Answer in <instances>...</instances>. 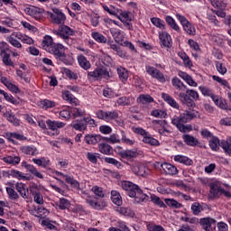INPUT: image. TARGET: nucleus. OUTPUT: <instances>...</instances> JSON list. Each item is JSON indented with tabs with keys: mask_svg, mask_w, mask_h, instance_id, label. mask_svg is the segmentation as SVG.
<instances>
[{
	"mask_svg": "<svg viewBox=\"0 0 231 231\" xmlns=\"http://www.w3.org/2000/svg\"><path fill=\"white\" fill-rule=\"evenodd\" d=\"M196 118H201V114L199 111L189 108L180 116H174L171 117V124L177 127L180 133H190V131H192V125L185 124L188 122H192V120Z\"/></svg>",
	"mask_w": 231,
	"mask_h": 231,
	"instance_id": "obj_1",
	"label": "nucleus"
},
{
	"mask_svg": "<svg viewBox=\"0 0 231 231\" xmlns=\"http://www.w3.org/2000/svg\"><path fill=\"white\" fill-rule=\"evenodd\" d=\"M121 187L124 190L128 192V196L130 198H134V203L143 205V203H147V201H149V196L144 194L138 185L129 180H123L121 182Z\"/></svg>",
	"mask_w": 231,
	"mask_h": 231,
	"instance_id": "obj_2",
	"label": "nucleus"
},
{
	"mask_svg": "<svg viewBox=\"0 0 231 231\" xmlns=\"http://www.w3.org/2000/svg\"><path fill=\"white\" fill-rule=\"evenodd\" d=\"M6 41L9 42V44H11V46L17 48L18 50L23 48L21 42L23 44H33V39L26 34H23L21 32H13L9 36L6 37Z\"/></svg>",
	"mask_w": 231,
	"mask_h": 231,
	"instance_id": "obj_3",
	"label": "nucleus"
},
{
	"mask_svg": "<svg viewBox=\"0 0 231 231\" xmlns=\"http://www.w3.org/2000/svg\"><path fill=\"white\" fill-rule=\"evenodd\" d=\"M54 35L60 37L66 44H71V36L75 35V30L68 25H61L59 30L53 31Z\"/></svg>",
	"mask_w": 231,
	"mask_h": 231,
	"instance_id": "obj_4",
	"label": "nucleus"
},
{
	"mask_svg": "<svg viewBox=\"0 0 231 231\" xmlns=\"http://www.w3.org/2000/svg\"><path fill=\"white\" fill-rule=\"evenodd\" d=\"M88 80H102L109 79V71L102 67H97L94 70L87 72Z\"/></svg>",
	"mask_w": 231,
	"mask_h": 231,
	"instance_id": "obj_5",
	"label": "nucleus"
},
{
	"mask_svg": "<svg viewBox=\"0 0 231 231\" xmlns=\"http://www.w3.org/2000/svg\"><path fill=\"white\" fill-rule=\"evenodd\" d=\"M116 19L121 21L126 29L133 32V14L131 12L119 9Z\"/></svg>",
	"mask_w": 231,
	"mask_h": 231,
	"instance_id": "obj_6",
	"label": "nucleus"
},
{
	"mask_svg": "<svg viewBox=\"0 0 231 231\" xmlns=\"http://www.w3.org/2000/svg\"><path fill=\"white\" fill-rule=\"evenodd\" d=\"M145 69L148 75H151L152 79H156V80H158L162 84H164V82H167V79H165V76H163V73H162L160 69L149 65L145 66Z\"/></svg>",
	"mask_w": 231,
	"mask_h": 231,
	"instance_id": "obj_7",
	"label": "nucleus"
},
{
	"mask_svg": "<svg viewBox=\"0 0 231 231\" xmlns=\"http://www.w3.org/2000/svg\"><path fill=\"white\" fill-rule=\"evenodd\" d=\"M96 116L99 118V120H105L106 122H110V120H116V118H118V112L116 110H113V111L98 110L96 113Z\"/></svg>",
	"mask_w": 231,
	"mask_h": 231,
	"instance_id": "obj_8",
	"label": "nucleus"
},
{
	"mask_svg": "<svg viewBox=\"0 0 231 231\" xmlns=\"http://www.w3.org/2000/svg\"><path fill=\"white\" fill-rule=\"evenodd\" d=\"M50 17L54 24H64L66 23V14L58 8L53 9V13L50 14Z\"/></svg>",
	"mask_w": 231,
	"mask_h": 231,
	"instance_id": "obj_9",
	"label": "nucleus"
},
{
	"mask_svg": "<svg viewBox=\"0 0 231 231\" xmlns=\"http://www.w3.org/2000/svg\"><path fill=\"white\" fill-rule=\"evenodd\" d=\"M130 169L134 174L136 176H147L149 174V168L145 167L143 164H140L139 162H134L130 165Z\"/></svg>",
	"mask_w": 231,
	"mask_h": 231,
	"instance_id": "obj_10",
	"label": "nucleus"
},
{
	"mask_svg": "<svg viewBox=\"0 0 231 231\" xmlns=\"http://www.w3.org/2000/svg\"><path fill=\"white\" fill-rule=\"evenodd\" d=\"M152 124L156 125L157 131L159 134H171V130H169V123L166 120H153Z\"/></svg>",
	"mask_w": 231,
	"mask_h": 231,
	"instance_id": "obj_11",
	"label": "nucleus"
},
{
	"mask_svg": "<svg viewBox=\"0 0 231 231\" xmlns=\"http://www.w3.org/2000/svg\"><path fill=\"white\" fill-rule=\"evenodd\" d=\"M86 203H88L91 208H94V210H102L107 207L106 201H97L93 197H88L86 199Z\"/></svg>",
	"mask_w": 231,
	"mask_h": 231,
	"instance_id": "obj_12",
	"label": "nucleus"
},
{
	"mask_svg": "<svg viewBox=\"0 0 231 231\" xmlns=\"http://www.w3.org/2000/svg\"><path fill=\"white\" fill-rule=\"evenodd\" d=\"M179 100H180V102H181L182 106H187V107H195L196 106V103L194 102V100L192 98H190V96H189V94H187V90H186V93L180 92Z\"/></svg>",
	"mask_w": 231,
	"mask_h": 231,
	"instance_id": "obj_13",
	"label": "nucleus"
},
{
	"mask_svg": "<svg viewBox=\"0 0 231 231\" xmlns=\"http://www.w3.org/2000/svg\"><path fill=\"white\" fill-rule=\"evenodd\" d=\"M2 162L6 165H11L12 167H17L21 163V156L19 155H5L1 158Z\"/></svg>",
	"mask_w": 231,
	"mask_h": 231,
	"instance_id": "obj_14",
	"label": "nucleus"
},
{
	"mask_svg": "<svg viewBox=\"0 0 231 231\" xmlns=\"http://www.w3.org/2000/svg\"><path fill=\"white\" fill-rule=\"evenodd\" d=\"M0 81L2 82V84H4V86H5V88H7V89H9V91H11L12 93H15V95L21 93V88H19V87L15 84H14V82H12L10 79H8V78L6 77H2L0 79Z\"/></svg>",
	"mask_w": 231,
	"mask_h": 231,
	"instance_id": "obj_15",
	"label": "nucleus"
},
{
	"mask_svg": "<svg viewBox=\"0 0 231 231\" xmlns=\"http://www.w3.org/2000/svg\"><path fill=\"white\" fill-rule=\"evenodd\" d=\"M65 50L66 48L64 47V45L60 43H54L51 47L49 53H52V55H55V57H58L59 59H62V57H64Z\"/></svg>",
	"mask_w": 231,
	"mask_h": 231,
	"instance_id": "obj_16",
	"label": "nucleus"
},
{
	"mask_svg": "<svg viewBox=\"0 0 231 231\" xmlns=\"http://www.w3.org/2000/svg\"><path fill=\"white\" fill-rule=\"evenodd\" d=\"M200 225L205 231L216 230V220L214 218H201Z\"/></svg>",
	"mask_w": 231,
	"mask_h": 231,
	"instance_id": "obj_17",
	"label": "nucleus"
},
{
	"mask_svg": "<svg viewBox=\"0 0 231 231\" xmlns=\"http://www.w3.org/2000/svg\"><path fill=\"white\" fill-rule=\"evenodd\" d=\"M24 12L25 14H27V15H30L31 17H33V19H36V21H41V19H42V12L38 7H26L24 9Z\"/></svg>",
	"mask_w": 231,
	"mask_h": 231,
	"instance_id": "obj_18",
	"label": "nucleus"
},
{
	"mask_svg": "<svg viewBox=\"0 0 231 231\" xmlns=\"http://www.w3.org/2000/svg\"><path fill=\"white\" fill-rule=\"evenodd\" d=\"M159 39L162 46H164V48H171V46H172V38L171 37V34H169V32H159Z\"/></svg>",
	"mask_w": 231,
	"mask_h": 231,
	"instance_id": "obj_19",
	"label": "nucleus"
},
{
	"mask_svg": "<svg viewBox=\"0 0 231 231\" xmlns=\"http://www.w3.org/2000/svg\"><path fill=\"white\" fill-rule=\"evenodd\" d=\"M22 167H24V169H26L28 172L32 174V176H35V178H39V180H44V175H42V173H41V171H39V170H37L35 166L28 164V162H23Z\"/></svg>",
	"mask_w": 231,
	"mask_h": 231,
	"instance_id": "obj_20",
	"label": "nucleus"
},
{
	"mask_svg": "<svg viewBox=\"0 0 231 231\" xmlns=\"http://www.w3.org/2000/svg\"><path fill=\"white\" fill-rule=\"evenodd\" d=\"M223 194V189L217 182H212L210 184L209 198H219Z\"/></svg>",
	"mask_w": 231,
	"mask_h": 231,
	"instance_id": "obj_21",
	"label": "nucleus"
},
{
	"mask_svg": "<svg viewBox=\"0 0 231 231\" xmlns=\"http://www.w3.org/2000/svg\"><path fill=\"white\" fill-rule=\"evenodd\" d=\"M5 136L8 142L14 143V145H17L16 140H19L20 142H24V140H26V136L15 132L7 133L5 134Z\"/></svg>",
	"mask_w": 231,
	"mask_h": 231,
	"instance_id": "obj_22",
	"label": "nucleus"
},
{
	"mask_svg": "<svg viewBox=\"0 0 231 231\" xmlns=\"http://www.w3.org/2000/svg\"><path fill=\"white\" fill-rule=\"evenodd\" d=\"M101 140H104V137L100 134H87L84 137V142H86L88 145H97V143H100Z\"/></svg>",
	"mask_w": 231,
	"mask_h": 231,
	"instance_id": "obj_23",
	"label": "nucleus"
},
{
	"mask_svg": "<svg viewBox=\"0 0 231 231\" xmlns=\"http://www.w3.org/2000/svg\"><path fill=\"white\" fill-rule=\"evenodd\" d=\"M5 118H6L7 121L10 122V124H13L14 127H18V125H21V121L15 116V114L12 112V110H6L4 114Z\"/></svg>",
	"mask_w": 231,
	"mask_h": 231,
	"instance_id": "obj_24",
	"label": "nucleus"
},
{
	"mask_svg": "<svg viewBox=\"0 0 231 231\" xmlns=\"http://www.w3.org/2000/svg\"><path fill=\"white\" fill-rule=\"evenodd\" d=\"M179 77H180L182 80H185L188 86L198 88V82H196L194 79H192V76L189 75L187 72L179 71Z\"/></svg>",
	"mask_w": 231,
	"mask_h": 231,
	"instance_id": "obj_25",
	"label": "nucleus"
},
{
	"mask_svg": "<svg viewBox=\"0 0 231 231\" xmlns=\"http://www.w3.org/2000/svg\"><path fill=\"white\" fill-rule=\"evenodd\" d=\"M162 171H164L165 174H168L169 176H174L178 172V168L176 166L169 163V162H163L161 165Z\"/></svg>",
	"mask_w": 231,
	"mask_h": 231,
	"instance_id": "obj_26",
	"label": "nucleus"
},
{
	"mask_svg": "<svg viewBox=\"0 0 231 231\" xmlns=\"http://www.w3.org/2000/svg\"><path fill=\"white\" fill-rule=\"evenodd\" d=\"M63 100L69 102L72 106H79L80 102L71 94V92L66 90L62 92Z\"/></svg>",
	"mask_w": 231,
	"mask_h": 231,
	"instance_id": "obj_27",
	"label": "nucleus"
},
{
	"mask_svg": "<svg viewBox=\"0 0 231 231\" xmlns=\"http://www.w3.org/2000/svg\"><path fill=\"white\" fill-rule=\"evenodd\" d=\"M20 151L23 152V154H27L28 156H37V154H39V150L35 146H22Z\"/></svg>",
	"mask_w": 231,
	"mask_h": 231,
	"instance_id": "obj_28",
	"label": "nucleus"
},
{
	"mask_svg": "<svg viewBox=\"0 0 231 231\" xmlns=\"http://www.w3.org/2000/svg\"><path fill=\"white\" fill-rule=\"evenodd\" d=\"M15 189L23 199H28V198H29L28 187L26 186V184H24L23 182H17L15 184Z\"/></svg>",
	"mask_w": 231,
	"mask_h": 231,
	"instance_id": "obj_29",
	"label": "nucleus"
},
{
	"mask_svg": "<svg viewBox=\"0 0 231 231\" xmlns=\"http://www.w3.org/2000/svg\"><path fill=\"white\" fill-rule=\"evenodd\" d=\"M77 60L79 65L80 66V68H82V69L88 71V69H91V62H89V60H88V59L84 55L79 54Z\"/></svg>",
	"mask_w": 231,
	"mask_h": 231,
	"instance_id": "obj_30",
	"label": "nucleus"
},
{
	"mask_svg": "<svg viewBox=\"0 0 231 231\" xmlns=\"http://www.w3.org/2000/svg\"><path fill=\"white\" fill-rule=\"evenodd\" d=\"M102 8L106 14H109V15H113L114 17L118 16V13L120 12V8L113 5H106L102 4Z\"/></svg>",
	"mask_w": 231,
	"mask_h": 231,
	"instance_id": "obj_31",
	"label": "nucleus"
},
{
	"mask_svg": "<svg viewBox=\"0 0 231 231\" xmlns=\"http://www.w3.org/2000/svg\"><path fill=\"white\" fill-rule=\"evenodd\" d=\"M162 98L163 99L164 102H167V104H169L171 107H173L174 109H180V104H178V102H176V100L169 94L162 93Z\"/></svg>",
	"mask_w": 231,
	"mask_h": 231,
	"instance_id": "obj_32",
	"label": "nucleus"
},
{
	"mask_svg": "<svg viewBox=\"0 0 231 231\" xmlns=\"http://www.w3.org/2000/svg\"><path fill=\"white\" fill-rule=\"evenodd\" d=\"M211 100H213L217 107H219L220 109H224L225 111L228 110V105L226 104V101L222 97H220L219 96L215 95Z\"/></svg>",
	"mask_w": 231,
	"mask_h": 231,
	"instance_id": "obj_33",
	"label": "nucleus"
},
{
	"mask_svg": "<svg viewBox=\"0 0 231 231\" xmlns=\"http://www.w3.org/2000/svg\"><path fill=\"white\" fill-rule=\"evenodd\" d=\"M54 207H56V208H59L60 210H67V208H69L70 207V203L69 200L61 198L59 200L54 202Z\"/></svg>",
	"mask_w": 231,
	"mask_h": 231,
	"instance_id": "obj_34",
	"label": "nucleus"
},
{
	"mask_svg": "<svg viewBox=\"0 0 231 231\" xmlns=\"http://www.w3.org/2000/svg\"><path fill=\"white\" fill-rule=\"evenodd\" d=\"M182 139L184 143H186V145H189V147H196V145L199 143V141L190 134H183Z\"/></svg>",
	"mask_w": 231,
	"mask_h": 231,
	"instance_id": "obj_35",
	"label": "nucleus"
},
{
	"mask_svg": "<svg viewBox=\"0 0 231 231\" xmlns=\"http://www.w3.org/2000/svg\"><path fill=\"white\" fill-rule=\"evenodd\" d=\"M54 44L55 42H53V38L51 36L45 35L43 37L42 46L45 51H49Z\"/></svg>",
	"mask_w": 231,
	"mask_h": 231,
	"instance_id": "obj_36",
	"label": "nucleus"
},
{
	"mask_svg": "<svg viewBox=\"0 0 231 231\" xmlns=\"http://www.w3.org/2000/svg\"><path fill=\"white\" fill-rule=\"evenodd\" d=\"M70 127L75 129V131H86L88 129V125L82 120H74L70 124Z\"/></svg>",
	"mask_w": 231,
	"mask_h": 231,
	"instance_id": "obj_37",
	"label": "nucleus"
},
{
	"mask_svg": "<svg viewBox=\"0 0 231 231\" xmlns=\"http://www.w3.org/2000/svg\"><path fill=\"white\" fill-rule=\"evenodd\" d=\"M220 147L223 149L226 154L230 156L231 154V137H227L220 142Z\"/></svg>",
	"mask_w": 231,
	"mask_h": 231,
	"instance_id": "obj_38",
	"label": "nucleus"
},
{
	"mask_svg": "<svg viewBox=\"0 0 231 231\" xmlns=\"http://www.w3.org/2000/svg\"><path fill=\"white\" fill-rule=\"evenodd\" d=\"M46 124L51 131H57V129H62L66 125L65 123L60 122V121H51V120H47Z\"/></svg>",
	"mask_w": 231,
	"mask_h": 231,
	"instance_id": "obj_39",
	"label": "nucleus"
},
{
	"mask_svg": "<svg viewBox=\"0 0 231 231\" xmlns=\"http://www.w3.org/2000/svg\"><path fill=\"white\" fill-rule=\"evenodd\" d=\"M174 162H177L178 163H182L183 165H192V163H194V162L184 155H175L173 158Z\"/></svg>",
	"mask_w": 231,
	"mask_h": 231,
	"instance_id": "obj_40",
	"label": "nucleus"
},
{
	"mask_svg": "<svg viewBox=\"0 0 231 231\" xmlns=\"http://www.w3.org/2000/svg\"><path fill=\"white\" fill-rule=\"evenodd\" d=\"M91 37L99 44H106V42H107V38L98 32H92Z\"/></svg>",
	"mask_w": 231,
	"mask_h": 231,
	"instance_id": "obj_41",
	"label": "nucleus"
},
{
	"mask_svg": "<svg viewBox=\"0 0 231 231\" xmlns=\"http://www.w3.org/2000/svg\"><path fill=\"white\" fill-rule=\"evenodd\" d=\"M118 106H132L134 104V97H121L116 100Z\"/></svg>",
	"mask_w": 231,
	"mask_h": 231,
	"instance_id": "obj_42",
	"label": "nucleus"
},
{
	"mask_svg": "<svg viewBox=\"0 0 231 231\" xmlns=\"http://www.w3.org/2000/svg\"><path fill=\"white\" fill-rule=\"evenodd\" d=\"M99 152L102 154H106L107 156L111 155L113 152V147L107 144L106 143H101L98 144Z\"/></svg>",
	"mask_w": 231,
	"mask_h": 231,
	"instance_id": "obj_43",
	"label": "nucleus"
},
{
	"mask_svg": "<svg viewBox=\"0 0 231 231\" xmlns=\"http://www.w3.org/2000/svg\"><path fill=\"white\" fill-rule=\"evenodd\" d=\"M86 116V110H82L79 107H70V116L73 118H84Z\"/></svg>",
	"mask_w": 231,
	"mask_h": 231,
	"instance_id": "obj_44",
	"label": "nucleus"
},
{
	"mask_svg": "<svg viewBox=\"0 0 231 231\" xmlns=\"http://www.w3.org/2000/svg\"><path fill=\"white\" fill-rule=\"evenodd\" d=\"M143 143H147L148 145H152L153 147H158V145H160V141L151 136L149 134L143 137Z\"/></svg>",
	"mask_w": 231,
	"mask_h": 231,
	"instance_id": "obj_45",
	"label": "nucleus"
},
{
	"mask_svg": "<svg viewBox=\"0 0 231 231\" xmlns=\"http://www.w3.org/2000/svg\"><path fill=\"white\" fill-rule=\"evenodd\" d=\"M32 162L35 163V165H38V167H42L43 169L50 167V159H47L46 157L32 159Z\"/></svg>",
	"mask_w": 231,
	"mask_h": 231,
	"instance_id": "obj_46",
	"label": "nucleus"
},
{
	"mask_svg": "<svg viewBox=\"0 0 231 231\" xmlns=\"http://www.w3.org/2000/svg\"><path fill=\"white\" fill-rule=\"evenodd\" d=\"M171 84L178 91H185V89H187V86L184 85L179 78H173L171 79Z\"/></svg>",
	"mask_w": 231,
	"mask_h": 231,
	"instance_id": "obj_47",
	"label": "nucleus"
},
{
	"mask_svg": "<svg viewBox=\"0 0 231 231\" xmlns=\"http://www.w3.org/2000/svg\"><path fill=\"white\" fill-rule=\"evenodd\" d=\"M137 102L138 104H151L154 102V98H152L149 94H141L137 97Z\"/></svg>",
	"mask_w": 231,
	"mask_h": 231,
	"instance_id": "obj_48",
	"label": "nucleus"
},
{
	"mask_svg": "<svg viewBox=\"0 0 231 231\" xmlns=\"http://www.w3.org/2000/svg\"><path fill=\"white\" fill-rule=\"evenodd\" d=\"M7 173L8 176H11V178H15L16 180H28V177L18 170H10Z\"/></svg>",
	"mask_w": 231,
	"mask_h": 231,
	"instance_id": "obj_49",
	"label": "nucleus"
},
{
	"mask_svg": "<svg viewBox=\"0 0 231 231\" xmlns=\"http://www.w3.org/2000/svg\"><path fill=\"white\" fill-rule=\"evenodd\" d=\"M117 74H118L120 80L123 81L124 84H125V82H127V79H129V72L127 71V69H125L123 67H118Z\"/></svg>",
	"mask_w": 231,
	"mask_h": 231,
	"instance_id": "obj_50",
	"label": "nucleus"
},
{
	"mask_svg": "<svg viewBox=\"0 0 231 231\" xmlns=\"http://www.w3.org/2000/svg\"><path fill=\"white\" fill-rule=\"evenodd\" d=\"M199 89L200 93L203 95V97H209L211 99L215 97V94L212 91V88L207 87V86H199Z\"/></svg>",
	"mask_w": 231,
	"mask_h": 231,
	"instance_id": "obj_51",
	"label": "nucleus"
},
{
	"mask_svg": "<svg viewBox=\"0 0 231 231\" xmlns=\"http://www.w3.org/2000/svg\"><path fill=\"white\" fill-rule=\"evenodd\" d=\"M120 133H121L120 142H122V143H125V145H130L131 147L135 143V141L133 138L131 139L127 137V134H125L124 130H121Z\"/></svg>",
	"mask_w": 231,
	"mask_h": 231,
	"instance_id": "obj_52",
	"label": "nucleus"
},
{
	"mask_svg": "<svg viewBox=\"0 0 231 231\" xmlns=\"http://www.w3.org/2000/svg\"><path fill=\"white\" fill-rule=\"evenodd\" d=\"M110 33L116 42H120L124 39V34L120 29L112 28L110 29Z\"/></svg>",
	"mask_w": 231,
	"mask_h": 231,
	"instance_id": "obj_53",
	"label": "nucleus"
},
{
	"mask_svg": "<svg viewBox=\"0 0 231 231\" xmlns=\"http://www.w3.org/2000/svg\"><path fill=\"white\" fill-rule=\"evenodd\" d=\"M122 158H136L138 156V150H125L120 153Z\"/></svg>",
	"mask_w": 231,
	"mask_h": 231,
	"instance_id": "obj_54",
	"label": "nucleus"
},
{
	"mask_svg": "<svg viewBox=\"0 0 231 231\" xmlns=\"http://www.w3.org/2000/svg\"><path fill=\"white\" fill-rule=\"evenodd\" d=\"M111 200L115 205H117V207L122 205V196H120V193L116 190L111 191Z\"/></svg>",
	"mask_w": 231,
	"mask_h": 231,
	"instance_id": "obj_55",
	"label": "nucleus"
},
{
	"mask_svg": "<svg viewBox=\"0 0 231 231\" xmlns=\"http://www.w3.org/2000/svg\"><path fill=\"white\" fill-rule=\"evenodd\" d=\"M65 181L69 183L73 189H76L77 190L80 189V183L77 181V180L73 179L71 176H65Z\"/></svg>",
	"mask_w": 231,
	"mask_h": 231,
	"instance_id": "obj_56",
	"label": "nucleus"
},
{
	"mask_svg": "<svg viewBox=\"0 0 231 231\" xmlns=\"http://www.w3.org/2000/svg\"><path fill=\"white\" fill-rule=\"evenodd\" d=\"M5 190L8 194V198L12 199L13 201H17L19 199V194L14 188L6 187Z\"/></svg>",
	"mask_w": 231,
	"mask_h": 231,
	"instance_id": "obj_57",
	"label": "nucleus"
},
{
	"mask_svg": "<svg viewBox=\"0 0 231 231\" xmlns=\"http://www.w3.org/2000/svg\"><path fill=\"white\" fill-rule=\"evenodd\" d=\"M182 28L188 35H196V27L190 23V22H188L185 25H182Z\"/></svg>",
	"mask_w": 231,
	"mask_h": 231,
	"instance_id": "obj_58",
	"label": "nucleus"
},
{
	"mask_svg": "<svg viewBox=\"0 0 231 231\" xmlns=\"http://www.w3.org/2000/svg\"><path fill=\"white\" fill-rule=\"evenodd\" d=\"M209 147L212 149V151H217L219 147H221V142H219V139L217 137H211L209 140Z\"/></svg>",
	"mask_w": 231,
	"mask_h": 231,
	"instance_id": "obj_59",
	"label": "nucleus"
},
{
	"mask_svg": "<svg viewBox=\"0 0 231 231\" xmlns=\"http://www.w3.org/2000/svg\"><path fill=\"white\" fill-rule=\"evenodd\" d=\"M60 118H64V120H69V118H71V107L67 106L60 111Z\"/></svg>",
	"mask_w": 231,
	"mask_h": 231,
	"instance_id": "obj_60",
	"label": "nucleus"
},
{
	"mask_svg": "<svg viewBox=\"0 0 231 231\" xmlns=\"http://www.w3.org/2000/svg\"><path fill=\"white\" fill-rule=\"evenodd\" d=\"M164 201L168 207H171V208H181L182 207L181 203L173 199H165Z\"/></svg>",
	"mask_w": 231,
	"mask_h": 231,
	"instance_id": "obj_61",
	"label": "nucleus"
},
{
	"mask_svg": "<svg viewBox=\"0 0 231 231\" xmlns=\"http://www.w3.org/2000/svg\"><path fill=\"white\" fill-rule=\"evenodd\" d=\"M165 21L167 24H169L171 28H172V30H175V32H180V26L178 25V23H176V20H174L172 16H166Z\"/></svg>",
	"mask_w": 231,
	"mask_h": 231,
	"instance_id": "obj_62",
	"label": "nucleus"
},
{
	"mask_svg": "<svg viewBox=\"0 0 231 231\" xmlns=\"http://www.w3.org/2000/svg\"><path fill=\"white\" fill-rule=\"evenodd\" d=\"M103 140L108 143H120V136L116 134H112L109 137H103Z\"/></svg>",
	"mask_w": 231,
	"mask_h": 231,
	"instance_id": "obj_63",
	"label": "nucleus"
},
{
	"mask_svg": "<svg viewBox=\"0 0 231 231\" xmlns=\"http://www.w3.org/2000/svg\"><path fill=\"white\" fill-rule=\"evenodd\" d=\"M148 231H165V228L161 225H156L154 223L147 224L146 226Z\"/></svg>",
	"mask_w": 231,
	"mask_h": 231,
	"instance_id": "obj_64",
	"label": "nucleus"
}]
</instances>
